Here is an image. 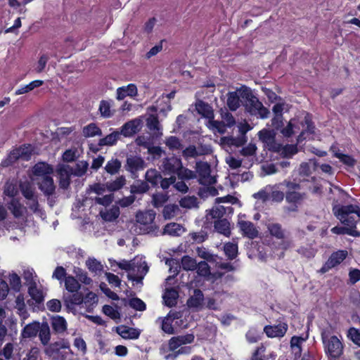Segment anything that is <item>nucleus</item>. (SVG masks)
I'll use <instances>...</instances> for the list:
<instances>
[{"label": "nucleus", "mask_w": 360, "mask_h": 360, "mask_svg": "<svg viewBox=\"0 0 360 360\" xmlns=\"http://www.w3.org/2000/svg\"><path fill=\"white\" fill-rule=\"evenodd\" d=\"M161 179V174L155 169H150L146 173V181L152 185H158Z\"/></svg>", "instance_id": "nucleus-52"}, {"label": "nucleus", "mask_w": 360, "mask_h": 360, "mask_svg": "<svg viewBox=\"0 0 360 360\" xmlns=\"http://www.w3.org/2000/svg\"><path fill=\"white\" fill-rule=\"evenodd\" d=\"M51 326L56 333H61L66 330L68 323L63 316L57 315L51 318Z\"/></svg>", "instance_id": "nucleus-32"}, {"label": "nucleus", "mask_w": 360, "mask_h": 360, "mask_svg": "<svg viewBox=\"0 0 360 360\" xmlns=\"http://www.w3.org/2000/svg\"><path fill=\"white\" fill-rule=\"evenodd\" d=\"M155 218V212L153 210L139 212L136 215V220L143 225L151 224Z\"/></svg>", "instance_id": "nucleus-26"}, {"label": "nucleus", "mask_w": 360, "mask_h": 360, "mask_svg": "<svg viewBox=\"0 0 360 360\" xmlns=\"http://www.w3.org/2000/svg\"><path fill=\"white\" fill-rule=\"evenodd\" d=\"M142 126V120L136 118L126 122L120 130V134L125 137L132 136L134 134L140 131Z\"/></svg>", "instance_id": "nucleus-8"}, {"label": "nucleus", "mask_w": 360, "mask_h": 360, "mask_svg": "<svg viewBox=\"0 0 360 360\" xmlns=\"http://www.w3.org/2000/svg\"><path fill=\"white\" fill-rule=\"evenodd\" d=\"M145 167V162L141 157L134 155L127 159V169L131 173L142 170Z\"/></svg>", "instance_id": "nucleus-21"}, {"label": "nucleus", "mask_w": 360, "mask_h": 360, "mask_svg": "<svg viewBox=\"0 0 360 360\" xmlns=\"http://www.w3.org/2000/svg\"><path fill=\"white\" fill-rule=\"evenodd\" d=\"M244 86L238 89L236 91L229 92L227 94L226 104L229 108L232 110H236L240 105L241 92ZM242 102V100H241Z\"/></svg>", "instance_id": "nucleus-18"}, {"label": "nucleus", "mask_w": 360, "mask_h": 360, "mask_svg": "<svg viewBox=\"0 0 360 360\" xmlns=\"http://www.w3.org/2000/svg\"><path fill=\"white\" fill-rule=\"evenodd\" d=\"M59 176V185L62 188H67L70 183V176L73 174L72 169L69 165H60L57 169Z\"/></svg>", "instance_id": "nucleus-10"}, {"label": "nucleus", "mask_w": 360, "mask_h": 360, "mask_svg": "<svg viewBox=\"0 0 360 360\" xmlns=\"http://www.w3.org/2000/svg\"><path fill=\"white\" fill-rule=\"evenodd\" d=\"M134 262L137 264L131 268V273L128 274V278L130 280L141 282L148 271V266L143 257H136Z\"/></svg>", "instance_id": "nucleus-5"}, {"label": "nucleus", "mask_w": 360, "mask_h": 360, "mask_svg": "<svg viewBox=\"0 0 360 360\" xmlns=\"http://www.w3.org/2000/svg\"><path fill=\"white\" fill-rule=\"evenodd\" d=\"M7 278V272L4 270L0 271V301L4 300L7 297L9 292V287L6 281Z\"/></svg>", "instance_id": "nucleus-38"}, {"label": "nucleus", "mask_w": 360, "mask_h": 360, "mask_svg": "<svg viewBox=\"0 0 360 360\" xmlns=\"http://www.w3.org/2000/svg\"><path fill=\"white\" fill-rule=\"evenodd\" d=\"M97 301L96 294L92 292H89L84 297L83 296V308L92 307L97 303Z\"/></svg>", "instance_id": "nucleus-61"}, {"label": "nucleus", "mask_w": 360, "mask_h": 360, "mask_svg": "<svg viewBox=\"0 0 360 360\" xmlns=\"http://www.w3.org/2000/svg\"><path fill=\"white\" fill-rule=\"evenodd\" d=\"M181 317L180 312L170 311L162 321V330L167 334H174V330L172 326V322L174 320L179 319Z\"/></svg>", "instance_id": "nucleus-17"}, {"label": "nucleus", "mask_w": 360, "mask_h": 360, "mask_svg": "<svg viewBox=\"0 0 360 360\" xmlns=\"http://www.w3.org/2000/svg\"><path fill=\"white\" fill-rule=\"evenodd\" d=\"M197 112L207 120L214 119V111L212 108L207 103L199 101L195 104Z\"/></svg>", "instance_id": "nucleus-23"}, {"label": "nucleus", "mask_w": 360, "mask_h": 360, "mask_svg": "<svg viewBox=\"0 0 360 360\" xmlns=\"http://www.w3.org/2000/svg\"><path fill=\"white\" fill-rule=\"evenodd\" d=\"M335 217L343 224L351 226L347 228V234L359 237L360 232L356 229V224L360 221V204H342L335 202L333 205Z\"/></svg>", "instance_id": "nucleus-1"}, {"label": "nucleus", "mask_w": 360, "mask_h": 360, "mask_svg": "<svg viewBox=\"0 0 360 360\" xmlns=\"http://www.w3.org/2000/svg\"><path fill=\"white\" fill-rule=\"evenodd\" d=\"M181 266L184 270L192 271L196 269L197 263L193 258L184 256L181 259Z\"/></svg>", "instance_id": "nucleus-58"}, {"label": "nucleus", "mask_w": 360, "mask_h": 360, "mask_svg": "<svg viewBox=\"0 0 360 360\" xmlns=\"http://www.w3.org/2000/svg\"><path fill=\"white\" fill-rule=\"evenodd\" d=\"M304 198V194L295 191H287L285 200L289 203L298 204Z\"/></svg>", "instance_id": "nucleus-48"}, {"label": "nucleus", "mask_w": 360, "mask_h": 360, "mask_svg": "<svg viewBox=\"0 0 360 360\" xmlns=\"http://www.w3.org/2000/svg\"><path fill=\"white\" fill-rule=\"evenodd\" d=\"M259 139L269 146V149H274L275 134L272 131L263 129L259 132Z\"/></svg>", "instance_id": "nucleus-29"}, {"label": "nucleus", "mask_w": 360, "mask_h": 360, "mask_svg": "<svg viewBox=\"0 0 360 360\" xmlns=\"http://www.w3.org/2000/svg\"><path fill=\"white\" fill-rule=\"evenodd\" d=\"M288 110V105L285 103H278L274 105L272 110L275 114V117L271 120L273 127L276 129L279 128V124L276 125V120H279L281 121L283 112L284 110L287 111Z\"/></svg>", "instance_id": "nucleus-33"}, {"label": "nucleus", "mask_w": 360, "mask_h": 360, "mask_svg": "<svg viewBox=\"0 0 360 360\" xmlns=\"http://www.w3.org/2000/svg\"><path fill=\"white\" fill-rule=\"evenodd\" d=\"M73 345L82 354H85L87 352V346L84 340L82 337H77L74 339Z\"/></svg>", "instance_id": "nucleus-64"}, {"label": "nucleus", "mask_w": 360, "mask_h": 360, "mask_svg": "<svg viewBox=\"0 0 360 360\" xmlns=\"http://www.w3.org/2000/svg\"><path fill=\"white\" fill-rule=\"evenodd\" d=\"M204 295L201 290H195L193 295L188 300L187 305L189 308H192L196 311H199L202 308Z\"/></svg>", "instance_id": "nucleus-22"}, {"label": "nucleus", "mask_w": 360, "mask_h": 360, "mask_svg": "<svg viewBox=\"0 0 360 360\" xmlns=\"http://www.w3.org/2000/svg\"><path fill=\"white\" fill-rule=\"evenodd\" d=\"M40 329V323L37 321H34L26 325L21 332V337L22 338H34L38 334Z\"/></svg>", "instance_id": "nucleus-24"}, {"label": "nucleus", "mask_w": 360, "mask_h": 360, "mask_svg": "<svg viewBox=\"0 0 360 360\" xmlns=\"http://www.w3.org/2000/svg\"><path fill=\"white\" fill-rule=\"evenodd\" d=\"M38 333L41 344L46 345L51 339V331L49 325L47 323H44L40 326V329Z\"/></svg>", "instance_id": "nucleus-44"}, {"label": "nucleus", "mask_w": 360, "mask_h": 360, "mask_svg": "<svg viewBox=\"0 0 360 360\" xmlns=\"http://www.w3.org/2000/svg\"><path fill=\"white\" fill-rule=\"evenodd\" d=\"M137 95V86L132 83L118 87L116 90V99L118 101H122L127 96L134 98Z\"/></svg>", "instance_id": "nucleus-11"}, {"label": "nucleus", "mask_w": 360, "mask_h": 360, "mask_svg": "<svg viewBox=\"0 0 360 360\" xmlns=\"http://www.w3.org/2000/svg\"><path fill=\"white\" fill-rule=\"evenodd\" d=\"M347 251L346 250H338L333 252L322 268V271L325 272L328 269L340 264L347 257Z\"/></svg>", "instance_id": "nucleus-12"}, {"label": "nucleus", "mask_w": 360, "mask_h": 360, "mask_svg": "<svg viewBox=\"0 0 360 360\" xmlns=\"http://www.w3.org/2000/svg\"><path fill=\"white\" fill-rule=\"evenodd\" d=\"M6 205L15 218L20 219L25 217L27 208L17 198H11Z\"/></svg>", "instance_id": "nucleus-13"}, {"label": "nucleus", "mask_w": 360, "mask_h": 360, "mask_svg": "<svg viewBox=\"0 0 360 360\" xmlns=\"http://www.w3.org/2000/svg\"><path fill=\"white\" fill-rule=\"evenodd\" d=\"M120 134V132L114 131L104 138L101 139L98 141V145L100 146H114L116 144L117 140L119 139Z\"/></svg>", "instance_id": "nucleus-39"}, {"label": "nucleus", "mask_w": 360, "mask_h": 360, "mask_svg": "<svg viewBox=\"0 0 360 360\" xmlns=\"http://www.w3.org/2000/svg\"><path fill=\"white\" fill-rule=\"evenodd\" d=\"M147 127L150 131H153L155 135H162L161 127L158 118L155 116H150L147 119Z\"/></svg>", "instance_id": "nucleus-50"}, {"label": "nucleus", "mask_w": 360, "mask_h": 360, "mask_svg": "<svg viewBox=\"0 0 360 360\" xmlns=\"http://www.w3.org/2000/svg\"><path fill=\"white\" fill-rule=\"evenodd\" d=\"M300 129V126L297 124L296 120H291L286 127L281 130L282 134L285 137H290L292 134H296Z\"/></svg>", "instance_id": "nucleus-46"}, {"label": "nucleus", "mask_w": 360, "mask_h": 360, "mask_svg": "<svg viewBox=\"0 0 360 360\" xmlns=\"http://www.w3.org/2000/svg\"><path fill=\"white\" fill-rule=\"evenodd\" d=\"M118 334L124 339H137L140 335V332L135 328L120 326L117 330Z\"/></svg>", "instance_id": "nucleus-31"}, {"label": "nucleus", "mask_w": 360, "mask_h": 360, "mask_svg": "<svg viewBox=\"0 0 360 360\" xmlns=\"http://www.w3.org/2000/svg\"><path fill=\"white\" fill-rule=\"evenodd\" d=\"M53 172V168L45 162H38L32 168L33 175L39 179L50 176Z\"/></svg>", "instance_id": "nucleus-19"}, {"label": "nucleus", "mask_w": 360, "mask_h": 360, "mask_svg": "<svg viewBox=\"0 0 360 360\" xmlns=\"http://www.w3.org/2000/svg\"><path fill=\"white\" fill-rule=\"evenodd\" d=\"M86 266L95 276L100 275L103 271V265L95 258H89L86 261Z\"/></svg>", "instance_id": "nucleus-34"}, {"label": "nucleus", "mask_w": 360, "mask_h": 360, "mask_svg": "<svg viewBox=\"0 0 360 360\" xmlns=\"http://www.w3.org/2000/svg\"><path fill=\"white\" fill-rule=\"evenodd\" d=\"M241 91L242 103L245 110L252 115L257 116L262 119L268 117L269 111L253 95L251 89L248 87H243Z\"/></svg>", "instance_id": "nucleus-3"}, {"label": "nucleus", "mask_w": 360, "mask_h": 360, "mask_svg": "<svg viewBox=\"0 0 360 360\" xmlns=\"http://www.w3.org/2000/svg\"><path fill=\"white\" fill-rule=\"evenodd\" d=\"M225 255L230 259H234L238 254V245L235 243H227L224 246Z\"/></svg>", "instance_id": "nucleus-55"}, {"label": "nucleus", "mask_w": 360, "mask_h": 360, "mask_svg": "<svg viewBox=\"0 0 360 360\" xmlns=\"http://www.w3.org/2000/svg\"><path fill=\"white\" fill-rule=\"evenodd\" d=\"M82 134L84 137L89 138L96 136H101V129L95 123H90L82 129Z\"/></svg>", "instance_id": "nucleus-37"}, {"label": "nucleus", "mask_w": 360, "mask_h": 360, "mask_svg": "<svg viewBox=\"0 0 360 360\" xmlns=\"http://www.w3.org/2000/svg\"><path fill=\"white\" fill-rule=\"evenodd\" d=\"M11 288L15 291H19L21 288L20 276L14 272L7 274Z\"/></svg>", "instance_id": "nucleus-56"}, {"label": "nucleus", "mask_w": 360, "mask_h": 360, "mask_svg": "<svg viewBox=\"0 0 360 360\" xmlns=\"http://www.w3.org/2000/svg\"><path fill=\"white\" fill-rule=\"evenodd\" d=\"M195 169L196 172L200 176V181L202 184L210 183V181L207 180L210 173V168L207 163L201 162H197Z\"/></svg>", "instance_id": "nucleus-27"}, {"label": "nucleus", "mask_w": 360, "mask_h": 360, "mask_svg": "<svg viewBox=\"0 0 360 360\" xmlns=\"http://www.w3.org/2000/svg\"><path fill=\"white\" fill-rule=\"evenodd\" d=\"M99 112L104 118H108L113 115V111L111 110V104L108 101H101L99 105Z\"/></svg>", "instance_id": "nucleus-53"}, {"label": "nucleus", "mask_w": 360, "mask_h": 360, "mask_svg": "<svg viewBox=\"0 0 360 360\" xmlns=\"http://www.w3.org/2000/svg\"><path fill=\"white\" fill-rule=\"evenodd\" d=\"M37 181V184L40 190L46 195H51L54 191L56 186L54 185L53 179L51 176L44 177L43 179H34Z\"/></svg>", "instance_id": "nucleus-20"}, {"label": "nucleus", "mask_w": 360, "mask_h": 360, "mask_svg": "<svg viewBox=\"0 0 360 360\" xmlns=\"http://www.w3.org/2000/svg\"><path fill=\"white\" fill-rule=\"evenodd\" d=\"M65 286L69 292H78L81 285L75 277L68 276L65 279Z\"/></svg>", "instance_id": "nucleus-49"}, {"label": "nucleus", "mask_w": 360, "mask_h": 360, "mask_svg": "<svg viewBox=\"0 0 360 360\" xmlns=\"http://www.w3.org/2000/svg\"><path fill=\"white\" fill-rule=\"evenodd\" d=\"M179 205L188 209L195 207L197 205V198L194 196H186L181 199Z\"/></svg>", "instance_id": "nucleus-62"}, {"label": "nucleus", "mask_w": 360, "mask_h": 360, "mask_svg": "<svg viewBox=\"0 0 360 360\" xmlns=\"http://www.w3.org/2000/svg\"><path fill=\"white\" fill-rule=\"evenodd\" d=\"M247 341L249 343H255L261 338V334L258 330L255 328H251L245 335Z\"/></svg>", "instance_id": "nucleus-60"}, {"label": "nucleus", "mask_w": 360, "mask_h": 360, "mask_svg": "<svg viewBox=\"0 0 360 360\" xmlns=\"http://www.w3.org/2000/svg\"><path fill=\"white\" fill-rule=\"evenodd\" d=\"M121 162L119 160L111 159L107 162L105 170L110 174H115L119 172Z\"/></svg>", "instance_id": "nucleus-54"}, {"label": "nucleus", "mask_w": 360, "mask_h": 360, "mask_svg": "<svg viewBox=\"0 0 360 360\" xmlns=\"http://www.w3.org/2000/svg\"><path fill=\"white\" fill-rule=\"evenodd\" d=\"M181 160L176 157H171L164 160L162 167L163 171L167 174H176L181 168Z\"/></svg>", "instance_id": "nucleus-16"}, {"label": "nucleus", "mask_w": 360, "mask_h": 360, "mask_svg": "<svg viewBox=\"0 0 360 360\" xmlns=\"http://www.w3.org/2000/svg\"><path fill=\"white\" fill-rule=\"evenodd\" d=\"M206 125L214 132L224 134L226 131L225 124L222 122L216 121L214 120V119H210L207 120Z\"/></svg>", "instance_id": "nucleus-51"}, {"label": "nucleus", "mask_w": 360, "mask_h": 360, "mask_svg": "<svg viewBox=\"0 0 360 360\" xmlns=\"http://www.w3.org/2000/svg\"><path fill=\"white\" fill-rule=\"evenodd\" d=\"M316 168L315 161L309 160L307 162H303L300 165L299 168V174L302 176H309L312 172Z\"/></svg>", "instance_id": "nucleus-40"}, {"label": "nucleus", "mask_w": 360, "mask_h": 360, "mask_svg": "<svg viewBox=\"0 0 360 360\" xmlns=\"http://www.w3.org/2000/svg\"><path fill=\"white\" fill-rule=\"evenodd\" d=\"M178 296V292L175 289H167L163 295L165 304L169 307L174 306L176 304Z\"/></svg>", "instance_id": "nucleus-35"}, {"label": "nucleus", "mask_w": 360, "mask_h": 360, "mask_svg": "<svg viewBox=\"0 0 360 360\" xmlns=\"http://www.w3.org/2000/svg\"><path fill=\"white\" fill-rule=\"evenodd\" d=\"M27 205L29 209L41 219L45 217L44 212L39 208L37 197L35 196L30 199H27Z\"/></svg>", "instance_id": "nucleus-45"}, {"label": "nucleus", "mask_w": 360, "mask_h": 360, "mask_svg": "<svg viewBox=\"0 0 360 360\" xmlns=\"http://www.w3.org/2000/svg\"><path fill=\"white\" fill-rule=\"evenodd\" d=\"M347 338L355 345L360 347V330L356 328H350L347 334Z\"/></svg>", "instance_id": "nucleus-59"}, {"label": "nucleus", "mask_w": 360, "mask_h": 360, "mask_svg": "<svg viewBox=\"0 0 360 360\" xmlns=\"http://www.w3.org/2000/svg\"><path fill=\"white\" fill-rule=\"evenodd\" d=\"M101 215L105 221H112L119 217L120 209L118 207H112L108 210L101 211Z\"/></svg>", "instance_id": "nucleus-47"}, {"label": "nucleus", "mask_w": 360, "mask_h": 360, "mask_svg": "<svg viewBox=\"0 0 360 360\" xmlns=\"http://www.w3.org/2000/svg\"><path fill=\"white\" fill-rule=\"evenodd\" d=\"M300 124L302 125V129L300 132V134L298 136V141H301L303 139H307L309 134H313L314 128L309 115H306L304 117V122H302Z\"/></svg>", "instance_id": "nucleus-25"}, {"label": "nucleus", "mask_w": 360, "mask_h": 360, "mask_svg": "<svg viewBox=\"0 0 360 360\" xmlns=\"http://www.w3.org/2000/svg\"><path fill=\"white\" fill-rule=\"evenodd\" d=\"M184 232L185 229L181 224L177 223H169L165 226L163 234L171 236H179Z\"/></svg>", "instance_id": "nucleus-28"}, {"label": "nucleus", "mask_w": 360, "mask_h": 360, "mask_svg": "<svg viewBox=\"0 0 360 360\" xmlns=\"http://www.w3.org/2000/svg\"><path fill=\"white\" fill-rule=\"evenodd\" d=\"M267 229L270 233V234L278 239L284 238L285 236V232L282 229L281 226L279 224L272 223L269 224L267 226Z\"/></svg>", "instance_id": "nucleus-43"}, {"label": "nucleus", "mask_w": 360, "mask_h": 360, "mask_svg": "<svg viewBox=\"0 0 360 360\" xmlns=\"http://www.w3.org/2000/svg\"><path fill=\"white\" fill-rule=\"evenodd\" d=\"M288 330V325L285 323H279L277 325L266 326L264 332L269 338H281L284 336Z\"/></svg>", "instance_id": "nucleus-14"}, {"label": "nucleus", "mask_w": 360, "mask_h": 360, "mask_svg": "<svg viewBox=\"0 0 360 360\" xmlns=\"http://www.w3.org/2000/svg\"><path fill=\"white\" fill-rule=\"evenodd\" d=\"M194 339L195 336L193 333L172 337L168 342L169 349L175 351L183 345L192 343Z\"/></svg>", "instance_id": "nucleus-7"}, {"label": "nucleus", "mask_w": 360, "mask_h": 360, "mask_svg": "<svg viewBox=\"0 0 360 360\" xmlns=\"http://www.w3.org/2000/svg\"><path fill=\"white\" fill-rule=\"evenodd\" d=\"M32 148L31 146H23L18 148L14 149L8 155L6 165L12 164L18 160H29L31 158Z\"/></svg>", "instance_id": "nucleus-6"}, {"label": "nucleus", "mask_w": 360, "mask_h": 360, "mask_svg": "<svg viewBox=\"0 0 360 360\" xmlns=\"http://www.w3.org/2000/svg\"><path fill=\"white\" fill-rule=\"evenodd\" d=\"M247 141L246 136H240L238 137L224 136L220 139L219 143L221 147L226 150L234 147H240Z\"/></svg>", "instance_id": "nucleus-15"}, {"label": "nucleus", "mask_w": 360, "mask_h": 360, "mask_svg": "<svg viewBox=\"0 0 360 360\" xmlns=\"http://www.w3.org/2000/svg\"><path fill=\"white\" fill-rule=\"evenodd\" d=\"M63 302L67 310L76 314L77 307L80 309L83 308V295L79 292L65 293Z\"/></svg>", "instance_id": "nucleus-4"}, {"label": "nucleus", "mask_w": 360, "mask_h": 360, "mask_svg": "<svg viewBox=\"0 0 360 360\" xmlns=\"http://www.w3.org/2000/svg\"><path fill=\"white\" fill-rule=\"evenodd\" d=\"M323 351L329 360H336L344 353L345 344L342 335L333 334L332 328L326 327L321 330Z\"/></svg>", "instance_id": "nucleus-2"}, {"label": "nucleus", "mask_w": 360, "mask_h": 360, "mask_svg": "<svg viewBox=\"0 0 360 360\" xmlns=\"http://www.w3.org/2000/svg\"><path fill=\"white\" fill-rule=\"evenodd\" d=\"M28 292L36 302L41 303L44 301V292L42 289L37 286L36 283H33L30 286Z\"/></svg>", "instance_id": "nucleus-41"}, {"label": "nucleus", "mask_w": 360, "mask_h": 360, "mask_svg": "<svg viewBox=\"0 0 360 360\" xmlns=\"http://www.w3.org/2000/svg\"><path fill=\"white\" fill-rule=\"evenodd\" d=\"M15 309L18 310V314L23 320L29 316V314L26 309L24 297L21 295H18L15 299Z\"/></svg>", "instance_id": "nucleus-42"}, {"label": "nucleus", "mask_w": 360, "mask_h": 360, "mask_svg": "<svg viewBox=\"0 0 360 360\" xmlns=\"http://www.w3.org/2000/svg\"><path fill=\"white\" fill-rule=\"evenodd\" d=\"M238 226L243 234L251 239L256 238L258 235V231L255 225L249 221H245L242 217H239Z\"/></svg>", "instance_id": "nucleus-9"}, {"label": "nucleus", "mask_w": 360, "mask_h": 360, "mask_svg": "<svg viewBox=\"0 0 360 360\" xmlns=\"http://www.w3.org/2000/svg\"><path fill=\"white\" fill-rule=\"evenodd\" d=\"M88 167L89 164L87 162L80 161L76 165L74 170L72 169V172L75 176H81L86 172Z\"/></svg>", "instance_id": "nucleus-63"}, {"label": "nucleus", "mask_w": 360, "mask_h": 360, "mask_svg": "<svg viewBox=\"0 0 360 360\" xmlns=\"http://www.w3.org/2000/svg\"><path fill=\"white\" fill-rule=\"evenodd\" d=\"M232 210L231 207H224L223 205H216L214 206L210 211V213L207 215V219L210 220V219H219L222 217L226 212H231Z\"/></svg>", "instance_id": "nucleus-30"}, {"label": "nucleus", "mask_w": 360, "mask_h": 360, "mask_svg": "<svg viewBox=\"0 0 360 360\" xmlns=\"http://www.w3.org/2000/svg\"><path fill=\"white\" fill-rule=\"evenodd\" d=\"M125 184V179L123 176L117 178L115 181L106 183V187L109 191H115L120 189Z\"/></svg>", "instance_id": "nucleus-57"}, {"label": "nucleus", "mask_w": 360, "mask_h": 360, "mask_svg": "<svg viewBox=\"0 0 360 360\" xmlns=\"http://www.w3.org/2000/svg\"><path fill=\"white\" fill-rule=\"evenodd\" d=\"M215 230L226 236H229L231 234L230 223L227 219H218L214 222Z\"/></svg>", "instance_id": "nucleus-36"}]
</instances>
